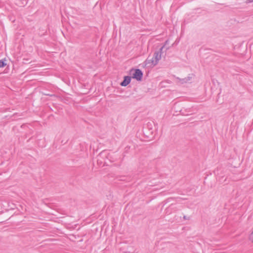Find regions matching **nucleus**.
<instances>
[{"mask_svg":"<svg viewBox=\"0 0 253 253\" xmlns=\"http://www.w3.org/2000/svg\"><path fill=\"white\" fill-rule=\"evenodd\" d=\"M183 218L185 220H189L190 219V217L186 215H184Z\"/></svg>","mask_w":253,"mask_h":253,"instance_id":"0eeeda50","label":"nucleus"},{"mask_svg":"<svg viewBox=\"0 0 253 253\" xmlns=\"http://www.w3.org/2000/svg\"><path fill=\"white\" fill-rule=\"evenodd\" d=\"M6 65V63L3 60H0V68L3 67Z\"/></svg>","mask_w":253,"mask_h":253,"instance_id":"39448f33","label":"nucleus"},{"mask_svg":"<svg viewBox=\"0 0 253 253\" xmlns=\"http://www.w3.org/2000/svg\"><path fill=\"white\" fill-rule=\"evenodd\" d=\"M247 2H253V0H247Z\"/></svg>","mask_w":253,"mask_h":253,"instance_id":"1a4fd4ad","label":"nucleus"},{"mask_svg":"<svg viewBox=\"0 0 253 253\" xmlns=\"http://www.w3.org/2000/svg\"><path fill=\"white\" fill-rule=\"evenodd\" d=\"M130 74L132 75V78L136 79L137 81H141L143 77V72L139 69H132L130 71Z\"/></svg>","mask_w":253,"mask_h":253,"instance_id":"f257e3e1","label":"nucleus"},{"mask_svg":"<svg viewBox=\"0 0 253 253\" xmlns=\"http://www.w3.org/2000/svg\"><path fill=\"white\" fill-rule=\"evenodd\" d=\"M191 77H190V76H188L185 78H183V79H180L178 77H177L176 79V80H177V83L180 84H184L185 83H187L188 81H190V80L191 79Z\"/></svg>","mask_w":253,"mask_h":253,"instance_id":"20e7f679","label":"nucleus"},{"mask_svg":"<svg viewBox=\"0 0 253 253\" xmlns=\"http://www.w3.org/2000/svg\"><path fill=\"white\" fill-rule=\"evenodd\" d=\"M131 81V77L130 76H125L124 80L121 83L120 85L122 86H127Z\"/></svg>","mask_w":253,"mask_h":253,"instance_id":"7ed1b4c3","label":"nucleus"},{"mask_svg":"<svg viewBox=\"0 0 253 253\" xmlns=\"http://www.w3.org/2000/svg\"><path fill=\"white\" fill-rule=\"evenodd\" d=\"M147 126H148V127H149V126H152V124H151V123H148L147 124Z\"/></svg>","mask_w":253,"mask_h":253,"instance_id":"9d476101","label":"nucleus"},{"mask_svg":"<svg viewBox=\"0 0 253 253\" xmlns=\"http://www.w3.org/2000/svg\"><path fill=\"white\" fill-rule=\"evenodd\" d=\"M164 46L160 48V51L155 52L153 57L151 60L147 59L146 62L150 63V61L152 63V65H156L158 64V61L161 58V51L162 50Z\"/></svg>","mask_w":253,"mask_h":253,"instance_id":"f03ea898","label":"nucleus"},{"mask_svg":"<svg viewBox=\"0 0 253 253\" xmlns=\"http://www.w3.org/2000/svg\"><path fill=\"white\" fill-rule=\"evenodd\" d=\"M187 112L188 113L186 114V115H191L193 114V113L191 112V111L190 110L189 111H187Z\"/></svg>","mask_w":253,"mask_h":253,"instance_id":"6e6552de","label":"nucleus"},{"mask_svg":"<svg viewBox=\"0 0 253 253\" xmlns=\"http://www.w3.org/2000/svg\"><path fill=\"white\" fill-rule=\"evenodd\" d=\"M249 239L253 243V231L250 235Z\"/></svg>","mask_w":253,"mask_h":253,"instance_id":"423d86ee","label":"nucleus"}]
</instances>
